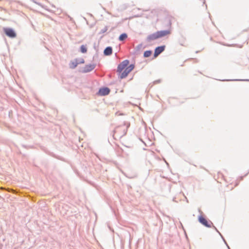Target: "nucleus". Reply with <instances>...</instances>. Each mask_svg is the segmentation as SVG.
<instances>
[{
  "mask_svg": "<svg viewBox=\"0 0 249 249\" xmlns=\"http://www.w3.org/2000/svg\"><path fill=\"white\" fill-rule=\"evenodd\" d=\"M129 63L128 60H125L118 66L117 72L119 73V76L121 79L126 77L134 68L133 64L128 66Z\"/></svg>",
  "mask_w": 249,
  "mask_h": 249,
  "instance_id": "f257e3e1",
  "label": "nucleus"
},
{
  "mask_svg": "<svg viewBox=\"0 0 249 249\" xmlns=\"http://www.w3.org/2000/svg\"><path fill=\"white\" fill-rule=\"evenodd\" d=\"M126 133V129L124 126L117 127L114 131L113 137L114 139L121 138Z\"/></svg>",
  "mask_w": 249,
  "mask_h": 249,
  "instance_id": "f03ea898",
  "label": "nucleus"
},
{
  "mask_svg": "<svg viewBox=\"0 0 249 249\" xmlns=\"http://www.w3.org/2000/svg\"><path fill=\"white\" fill-rule=\"evenodd\" d=\"M198 221L200 223L207 227L210 228L212 224V223L211 221H207L205 217L201 215L198 217Z\"/></svg>",
  "mask_w": 249,
  "mask_h": 249,
  "instance_id": "7ed1b4c3",
  "label": "nucleus"
},
{
  "mask_svg": "<svg viewBox=\"0 0 249 249\" xmlns=\"http://www.w3.org/2000/svg\"><path fill=\"white\" fill-rule=\"evenodd\" d=\"M4 32L5 34L6 35V36H9V37L14 38L16 37V33L12 29L8 28H4Z\"/></svg>",
  "mask_w": 249,
  "mask_h": 249,
  "instance_id": "20e7f679",
  "label": "nucleus"
},
{
  "mask_svg": "<svg viewBox=\"0 0 249 249\" xmlns=\"http://www.w3.org/2000/svg\"><path fill=\"white\" fill-rule=\"evenodd\" d=\"M110 89L107 88L100 89L98 92V94L101 96H105L109 94Z\"/></svg>",
  "mask_w": 249,
  "mask_h": 249,
  "instance_id": "39448f33",
  "label": "nucleus"
},
{
  "mask_svg": "<svg viewBox=\"0 0 249 249\" xmlns=\"http://www.w3.org/2000/svg\"><path fill=\"white\" fill-rule=\"evenodd\" d=\"M159 38L165 36L170 34L171 32L169 30L160 31L157 32Z\"/></svg>",
  "mask_w": 249,
  "mask_h": 249,
  "instance_id": "423d86ee",
  "label": "nucleus"
},
{
  "mask_svg": "<svg viewBox=\"0 0 249 249\" xmlns=\"http://www.w3.org/2000/svg\"><path fill=\"white\" fill-rule=\"evenodd\" d=\"M164 50V46H160L156 48L154 53V56L157 57Z\"/></svg>",
  "mask_w": 249,
  "mask_h": 249,
  "instance_id": "0eeeda50",
  "label": "nucleus"
},
{
  "mask_svg": "<svg viewBox=\"0 0 249 249\" xmlns=\"http://www.w3.org/2000/svg\"><path fill=\"white\" fill-rule=\"evenodd\" d=\"M159 38L157 32L149 35L147 37V39L149 41H152Z\"/></svg>",
  "mask_w": 249,
  "mask_h": 249,
  "instance_id": "6e6552de",
  "label": "nucleus"
},
{
  "mask_svg": "<svg viewBox=\"0 0 249 249\" xmlns=\"http://www.w3.org/2000/svg\"><path fill=\"white\" fill-rule=\"evenodd\" d=\"M104 54L106 55H110L112 53V50L111 47H108L105 49L104 50Z\"/></svg>",
  "mask_w": 249,
  "mask_h": 249,
  "instance_id": "1a4fd4ad",
  "label": "nucleus"
},
{
  "mask_svg": "<svg viewBox=\"0 0 249 249\" xmlns=\"http://www.w3.org/2000/svg\"><path fill=\"white\" fill-rule=\"evenodd\" d=\"M127 37V36L126 34L124 33V34H121L120 36H119V40L120 41H123L124 40V39H125Z\"/></svg>",
  "mask_w": 249,
  "mask_h": 249,
  "instance_id": "9d476101",
  "label": "nucleus"
},
{
  "mask_svg": "<svg viewBox=\"0 0 249 249\" xmlns=\"http://www.w3.org/2000/svg\"><path fill=\"white\" fill-rule=\"evenodd\" d=\"M80 50L82 53H86L87 52L86 46L84 45H82L80 47Z\"/></svg>",
  "mask_w": 249,
  "mask_h": 249,
  "instance_id": "9b49d317",
  "label": "nucleus"
},
{
  "mask_svg": "<svg viewBox=\"0 0 249 249\" xmlns=\"http://www.w3.org/2000/svg\"><path fill=\"white\" fill-rule=\"evenodd\" d=\"M151 53H152L151 51H146L144 53L143 55L145 57H149L151 55Z\"/></svg>",
  "mask_w": 249,
  "mask_h": 249,
  "instance_id": "f8f14e48",
  "label": "nucleus"
},
{
  "mask_svg": "<svg viewBox=\"0 0 249 249\" xmlns=\"http://www.w3.org/2000/svg\"><path fill=\"white\" fill-rule=\"evenodd\" d=\"M78 64V63L76 62H72L71 64V68H75Z\"/></svg>",
  "mask_w": 249,
  "mask_h": 249,
  "instance_id": "ddd939ff",
  "label": "nucleus"
},
{
  "mask_svg": "<svg viewBox=\"0 0 249 249\" xmlns=\"http://www.w3.org/2000/svg\"><path fill=\"white\" fill-rule=\"evenodd\" d=\"M107 27H106L104 30L102 31V33H105V32H106L107 31Z\"/></svg>",
  "mask_w": 249,
  "mask_h": 249,
  "instance_id": "4468645a",
  "label": "nucleus"
}]
</instances>
